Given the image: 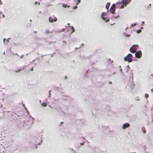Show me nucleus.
I'll list each match as a JSON object with an SVG mask.
<instances>
[{
	"label": "nucleus",
	"instance_id": "1",
	"mask_svg": "<svg viewBox=\"0 0 153 153\" xmlns=\"http://www.w3.org/2000/svg\"><path fill=\"white\" fill-rule=\"evenodd\" d=\"M28 117L29 118V120L27 121L26 124L27 125V128H29L33 123V118L31 116V115H28Z\"/></svg>",
	"mask_w": 153,
	"mask_h": 153
},
{
	"label": "nucleus",
	"instance_id": "2",
	"mask_svg": "<svg viewBox=\"0 0 153 153\" xmlns=\"http://www.w3.org/2000/svg\"><path fill=\"white\" fill-rule=\"evenodd\" d=\"M132 56L131 54L129 53L124 58V60L125 61H128V62H131L133 61V59L131 58Z\"/></svg>",
	"mask_w": 153,
	"mask_h": 153
},
{
	"label": "nucleus",
	"instance_id": "3",
	"mask_svg": "<svg viewBox=\"0 0 153 153\" xmlns=\"http://www.w3.org/2000/svg\"><path fill=\"white\" fill-rule=\"evenodd\" d=\"M138 47L139 46L138 45H134L130 48L129 50L131 53H134L136 52Z\"/></svg>",
	"mask_w": 153,
	"mask_h": 153
},
{
	"label": "nucleus",
	"instance_id": "4",
	"mask_svg": "<svg viewBox=\"0 0 153 153\" xmlns=\"http://www.w3.org/2000/svg\"><path fill=\"white\" fill-rule=\"evenodd\" d=\"M49 21L51 23H52L53 22H56L57 21V19L56 17H55L54 16H53V17L51 16H50L49 18Z\"/></svg>",
	"mask_w": 153,
	"mask_h": 153
},
{
	"label": "nucleus",
	"instance_id": "5",
	"mask_svg": "<svg viewBox=\"0 0 153 153\" xmlns=\"http://www.w3.org/2000/svg\"><path fill=\"white\" fill-rule=\"evenodd\" d=\"M141 55L142 53L140 51H138L135 52V56L137 58H140L141 56Z\"/></svg>",
	"mask_w": 153,
	"mask_h": 153
},
{
	"label": "nucleus",
	"instance_id": "6",
	"mask_svg": "<svg viewBox=\"0 0 153 153\" xmlns=\"http://www.w3.org/2000/svg\"><path fill=\"white\" fill-rule=\"evenodd\" d=\"M130 126V125L129 123H126L123 125L122 128L123 129H126L127 128L129 127Z\"/></svg>",
	"mask_w": 153,
	"mask_h": 153
},
{
	"label": "nucleus",
	"instance_id": "7",
	"mask_svg": "<svg viewBox=\"0 0 153 153\" xmlns=\"http://www.w3.org/2000/svg\"><path fill=\"white\" fill-rule=\"evenodd\" d=\"M131 0H122V3L123 4H128Z\"/></svg>",
	"mask_w": 153,
	"mask_h": 153
},
{
	"label": "nucleus",
	"instance_id": "8",
	"mask_svg": "<svg viewBox=\"0 0 153 153\" xmlns=\"http://www.w3.org/2000/svg\"><path fill=\"white\" fill-rule=\"evenodd\" d=\"M110 10L111 13L114 14V13L115 12V7L112 6L110 8Z\"/></svg>",
	"mask_w": 153,
	"mask_h": 153
},
{
	"label": "nucleus",
	"instance_id": "9",
	"mask_svg": "<svg viewBox=\"0 0 153 153\" xmlns=\"http://www.w3.org/2000/svg\"><path fill=\"white\" fill-rule=\"evenodd\" d=\"M110 4V2H108L106 4V8L107 10L108 9Z\"/></svg>",
	"mask_w": 153,
	"mask_h": 153
},
{
	"label": "nucleus",
	"instance_id": "10",
	"mask_svg": "<svg viewBox=\"0 0 153 153\" xmlns=\"http://www.w3.org/2000/svg\"><path fill=\"white\" fill-rule=\"evenodd\" d=\"M101 17L102 18V19L105 21L106 22H108L109 21V19H106V18L103 17V16Z\"/></svg>",
	"mask_w": 153,
	"mask_h": 153
},
{
	"label": "nucleus",
	"instance_id": "11",
	"mask_svg": "<svg viewBox=\"0 0 153 153\" xmlns=\"http://www.w3.org/2000/svg\"><path fill=\"white\" fill-rule=\"evenodd\" d=\"M50 33H52V31L49 32V30H46L45 31V33L46 34H48Z\"/></svg>",
	"mask_w": 153,
	"mask_h": 153
},
{
	"label": "nucleus",
	"instance_id": "12",
	"mask_svg": "<svg viewBox=\"0 0 153 153\" xmlns=\"http://www.w3.org/2000/svg\"><path fill=\"white\" fill-rule=\"evenodd\" d=\"M119 17V15H118L117 16H111V18L112 19H116L117 18H118Z\"/></svg>",
	"mask_w": 153,
	"mask_h": 153
},
{
	"label": "nucleus",
	"instance_id": "13",
	"mask_svg": "<svg viewBox=\"0 0 153 153\" xmlns=\"http://www.w3.org/2000/svg\"><path fill=\"white\" fill-rule=\"evenodd\" d=\"M62 6H63V7H70V6H67V5L66 4H62Z\"/></svg>",
	"mask_w": 153,
	"mask_h": 153
},
{
	"label": "nucleus",
	"instance_id": "14",
	"mask_svg": "<svg viewBox=\"0 0 153 153\" xmlns=\"http://www.w3.org/2000/svg\"><path fill=\"white\" fill-rule=\"evenodd\" d=\"M41 105L42 106L44 107H45L47 106L46 104L44 102H42V103L41 104Z\"/></svg>",
	"mask_w": 153,
	"mask_h": 153
},
{
	"label": "nucleus",
	"instance_id": "15",
	"mask_svg": "<svg viewBox=\"0 0 153 153\" xmlns=\"http://www.w3.org/2000/svg\"><path fill=\"white\" fill-rule=\"evenodd\" d=\"M106 14V13L105 12H103L101 15V17L103 16H104Z\"/></svg>",
	"mask_w": 153,
	"mask_h": 153
},
{
	"label": "nucleus",
	"instance_id": "16",
	"mask_svg": "<svg viewBox=\"0 0 153 153\" xmlns=\"http://www.w3.org/2000/svg\"><path fill=\"white\" fill-rule=\"evenodd\" d=\"M77 3L76 4H78V3H79L81 2V0H76Z\"/></svg>",
	"mask_w": 153,
	"mask_h": 153
},
{
	"label": "nucleus",
	"instance_id": "17",
	"mask_svg": "<svg viewBox=\"0 0 153 153\" xmlns=\"http://www.w3.org/2000/svg\"><path fill=\"white\" fill-rule=\"evenodd\" d=\"M141 30H137V33H140L141 32Z\"/></svg>",
	"mask_w": 153,
	"mask_h": 153
},
{
	"label": "nucleus",
	"instance_id": "18",
	"mask_svg": "<svg viewBox=\"0 0 153 153\" xmlns=\"http://www.w3.org/2000/svg\"><path fill=\"white\" fill-rule=\"evenodd\" d=\"M145 97L146 98H147L148 97H149V94H145Z\"/></svg>",
	"mask_w": 153,
	"mask_h": 153
},
{
	"label": "nucleus",
	"instance_id": "19",
	"mask_svg": "<svg viewBox=\"0 0 153 153\" xmlns=\"http://www.w3.org/2000/svg\"><path fill=\"white\" fill-rule=\"evenodd\" d=\"M137 23L136 22H135V23H134V24H132L131 25V26L132 27H133L134 25V26L136 25H137Z\"/></svg>",
	"mask_w": 153,
	"mask_h": 153
},
{
	"label": "nucleus",
	"instance_id": "20",
	"mask_svg": "<svg viewBox=\"0 0 153 153\" xmlns=\"http://www.w3.org/2000/svg\"><path fill=\"white\" fill-rule=\"evenodd\" d=\"M5 40H7L6 39L4 38L3 39V42H4V45H6V44L5 43Z\"/></svg>",
	"mask_w": 153,
	"mask_h": 153
},
{
	"label": "nucleus",
	"instance_id": "21",
	"mask_svg": "<svg viewBox=\"0 0 153 153\" xmlns=\"http://www.w3.org/2000/svg\"><path fill=\"white\" fill-rule=\"evenodd\" d=\"M51 90H50L49 91V92H48V93H49V96H48V97H50V95H51Z\"/></svg>",
	"mask_w": 153,
	"mask_h": 153
},
{
	"label": "nucleus",
	"instance_id": "22",
	"mask_svg": "<svg viewBox=\"0 0 153 153\" xmlns=\"http://www.w3.org/2000/svg\"><path fill=\"white\" fill-rule=\"evenodd\" d=\"M125 35L126 36H127V37H129L130 36V35L127 34L126 35Z\"/></svg>",
	"mask_w": 153,
	"mask_h": 153
},
{
	"label": "nucleus",
	"instance_id": "23",
	"mask_svg": "<svg viewBox=\"0 0 153 153\" xmlns=\"http://www.w3.org/2000/svg\"><path fill=\"white\" fill-rule=\"evenodd\" d=\"M77 7L76 6H75L74 7H73V9H76L77 8Z\"/></svg>",
	"mask_w": 153,
	"mask_h": 153
},
{
	"label": "nucleus",
	"instance_id": "24",
	"mask_svg": "<svg viewBox=\"0 0 153 153\" xmlns=\"http://www.w3.org/2000/svg\"><path fill=\"white\" fill-rule=\"evenodd\" d=\"M24 55L22 54L20 56V57L21 58H22L23 57Z\"/></svg>",
	"mask_w": 153,
	"mask_h": 153
},
{
	"label": "nucleus",
	"instance_id": "25",
	"mask_svg": "<svg viewBox=\"0 0 153 153\" xmlns=\"http://www.w3.org/2000/svg\"><path fill=\"white\" fill-rule=\"evenodd\" d=\"M124 7V5H122L120 7H121V8H123Z\"/></svg>",
	"mask_w": 153,
	"mask_h": 153
},
{
	"label": "nucleus",
	"instance_id": "26",
	"mask_svg": "<svg viewBox=\"0 0 153 153\" xmlns=\"http://www.w3.org/2000/svg\"><path fill=\"white\" fill-rule=\"evenodd\" d=\"M20 71V70L18 69L17 70H16V72H19Z\"/></svg>",
	"mask_w": 153,
	"mask_h": 153
},
{
	"label": "nucleus",
	"instance_id": "27",
	"mask_svg": "<svg viewBox=\"0 0 153 153\" xmlns=\"http://www.w3.org/2000/svg\"><path fill=\"white\" fill-rule=\"evenodd\" d=\"M141 23H142V25H144V23H145V22H144V21H143V22H142Z\"/></svg>",
	"mask_w": 153,
	"mask_h": 153
},
{
	"label": "nucleus",
	"instance_id": "28",
	"mask_svg": "<svg viewBox=\"0 0 153 153\" xmlns=\"http://www.w3.org/2000/svg\"><path fill=\"white\" fill-rule=\"evenodd\" d=\"M65 30V28H64L62 29V32L64 31Z\"/></svg>",
	"mask_w": 153,
	"mask_h": 153
},
{
	"label": "nucleus",
	"instance_id": "29",
	"mask_svg": "<svg viewBox=\"0 0 153 153\" xmlns=\"http://www.w3.org/2000/svg\"><path fill=\"white\" fill-rule=\"evenodd\" d=\"M84 144V143H80V145H83Z\"/></svg>",
	"mask_w": 153,
	"mask_h": 153
},
{
	"label": "nucleus",
	"instance_id": "30",
	"mask_svg": "<svg viewBox=\"0 0 153 153\" xmlns=\"http://www.w3.org/2000/svg\"><path fill=\"white\" fill-rule=\"evenodd\" d=\"M137 100H139V98L138 97H137L136 99Z\"/></svg>",
	"mask_w": 153,
	"mask_h": 153
},
{
	"label": "nucleus",
	"instance_id": "31",
	"mask_svg": "<svg viewBox=\"0 0 153 153\" xmlns=\"http://www.w3.org/2000/svg\"><path fill=\"white\" fill-rule=\"evenodd\" d=\"M121 2H117V4H121Z\"/></svg>",
	"mask_w": 153,
	"mask_h": 153
},
{
	"label": "nucleus",
	"instance_id": "32",
	"mask_svg": "<svg viewBox=\"0 0 153 153\" xmlns=\"http://www.w3.org/2000/svg\"><path fill=\"white\" fill-rule=\"evenodd\" d=\"M30 70H31V71H33V67H32V68H31Z\"/></svg>",
	"mask_w": 153,
	"mask_h": 153
},
{
	"label": "nucleus",
	"instance_id": "33",
	"mask_svg": "<svg viewBox=\"0 0 153 153\" xmlns=\"http://www.w3.org/2000/svg\"><path fill=\"white\" fill-rule=\"evenodd\" d=\"M67 76H65V79H67Z\"/></svg>",
	"mask_w": 153,
	"mask_h": 153
},
{
	"label": "nucleus",
	"instance_id": "34",
	"mask_svg": "<svg viewBox=\"0 0 153 153\" xmlns=\"http://www.w3.org/2000/svg\"><path fill=\"white\" fill-rule=\"evenodd\" d=\"M71 29L72 30L73 29H74V27L72 26L71 28Z\"/></svg>",
	"mask_w": 153,
	"mask_h": 153
},
{
	"label": "nucleus",
	"instance_id": "35",
	"mask_svg": "<svg viewBox=\"0 0 153 153\" xmlns=\"http://www.w3.org/2000/svg\"><path fill=\"white\" fill-rule=\"evenodd\" d=\"M14 55H17V56H19L17 53H15V54H14Z\"/></svg>",
	"mask_w": 153,
	"mask_h": 153
},
{
	"label": "nucleus",
	"instance_id": "36",
	"mask_svg": "<svg viewBox=\"0 0 153 153\" xmlns=\"http://www.w3.org/2000/svg\"><path fill=\"white\" fill-rule=\"evenodd\" d=\"M74 31H75L74 29L72 30V32H71V33H72V32H74Z\"/></svg>",
	"mask_w": 153,
	"mask_h": 153
},
{
	"label": "nucleus",
	"instance_id": "37",
	"mask_svg": "<svg viewBox=\"0 0 153 153\" xmlns=\"http://www.w3.org/2000/svg\"><path fill=\"white\" fill-rule=\"evenodd\" d=\"M38 3V2L37 1H36L35 2V4H37Z\"/></svg>",
	"mask_w": 153,
	"mask_h": 153
},
{
	"label": "nucleus",
	"instance_id": "38",
	"mask_svg": "<svg viewBox=\"0 0 153 153\" xmlns=\"http://www.w3.org/2000/svg\"><path fill=\"white\" fill-rule=\"evenodd\" d=\"M112 82H111V81H110V82H109V83L110 84H112Z\"/></svg>",
	"mask_w": 153,
	"mask_h": 153
},
{
	"label": "nucleus",
	"instance_id": "39",
	"mask_svg": "<svg viewBox=\"0 0 153 153\" xmlns=\"http://www.w3.org/2000/svg\"><path fill=\"white\" fill-rule=\"evenodd\" d=\"M9 42V41L8 40H7V42H5V43H6L7 44V42Z\"/></svg>",
	"mask_w": 153,
	"mask_h": 153
},
{
	"label": "nucleus",
	"instance_id": "40",
	"mask_svg": "<svg viewBox=\"0 0 153 153\" xmlns=\"http://www.w3.org/2000/svg\"><path fill=\"white\" fill-rule=\"evenodd\" d=\"M127 67L128 68V69H129L130 68V67H129V65H128L127 66Z\"/></svg>",
	"mask_w": 153,
	"mask_h": 153
},
{
	"label": "nucleus",
	"instance_id": "41",
	"mask_svg": "<svg viewBox=\"0 0 153 153\" xmlns=\"http://www.w3.org/2000/svg\"><path fill=\"white\" fill-rule=\"evenodd\" d=\"M2 16H3V17L4 18L5 17V16L4 14H3Z\"/></svg>",
	"mask_w": 153,
	"mask_h": 153
},
{
	"label": "nucleus",
	"instance_id": "42",
	"mask_svg": "<svg viewBox=\"0 0 153 153\" xmlns=\"http://www.w3.org/2000/svg\"><path fill=\"white\" fill-rule=\"evenodd\" d=\"M1 4V0H0V4Z\"/></svg>",
	"mask_w": 153,
	"mask_h": 153
},
{
	"label": "nucleus",
	"instance_id": "43",
	"mask_svg": "<svg viewBox=\"0 0 153 153\" xmlns=\"http://www.w3.org/2000/svg\"><path fill=\"white\" fill-rule=\"evenodd\" d=\"M151 91L153 92V89H152L151 90Z\"/></svg>",
	"mask_w": 153,
	"mask_h": 153
},
{
	"label": "nucleus",
	"instance_id": "44",
	"mask_svg": "<svg viewBox=\"0 0 153 153\" xmlns=\"http://www.w3.org/2000/svg\"><path fill=\"white\" fill-rule=\"evenodd\" d=\"M84 45V44H82V45H81V47L83 46Z\"/></svg>",
	"mask_w": 153,
	"mask_h": 153
},
{
	"label": "nucleus",
	"instance_id": "45",
	"mask_svg": "<svg viewBox=\"0 0 153 153\" xmlns=\"http://www.w3.org/2000/svg\"><path fill=\"white\" fill-rule=\"evenodd\" d=\"M124 35L127 34L125 32L124 33Z\"/></svg>",
	"mask_w": 153,
	"mask_h": 153
},
{
	"label": "nucleus",
	"instance_id": "46",
	"mask_svg": "<svg viewBox=\"0 0 153 153\" xmlns=\"http://www.w3.org/2000/svg\"><path fill=\"white\" fill-rule=\"evenodd\" d=\"M133 76L132 75V80H133Z\"/></svg>",
	"mask_w": 153,
	"mask_h": 153
},
{
	"label": "nucleus",
	"instance_id": "47",
	"mask_svg": "<svg viewBox=\"0 0 153 153\" xmlns=\"http://www.w3.org/2000/svg\"><path fill=\"white\" fill-rule=\"evenodd\" d=\"M143 133H145L146 131H143Z\"/></svg>",
	"mask_w": 153,
	"mask_h": 153
},
{
	"label": "nucleus",
	"instance_id": "48",
	"mask_svg": "<svg viewBox=\"0 0 153 153\" xmlns=\"http://www.w3.org/2000/svg\"><path fill=\"white\" fill-rule=\"evenodd\" d=\"M55 109L56 110H57V108H56V107L55 108Z\"/></svg>",
	"mask_w": 153,
	"mask_h": 153
},
{
	"label": "nucleus",
	"instance_id": "49",
	"mask_svg": "<svg viewBox=\"0 0 153 153\" xmlns=\"http://www.w3.org/2000/svg\"><path fill=\"white\" fill-rule=\"evenodd\" d=\"M70 23H68V25H70Z\"/></svg>",
	"mask_w": 153,
	"mask_h": 153
},
{
	"label": "nucleus",
	"instance_id": "50",
	"mask_svg": "<svg viewBox=\"0 0 153 153\" xmlns=\"http://www.w3.org/2000/svg\"><path fill=\"white\" fill-rule=\"evenodd\" d=\"M35 32V33H37V31H34V32Z\"/></svg>",
	"mask_w": 153,
	"mask_h": 153
},
{
	"label": "nucleus",
	"instance_id": "51",
	"mask_svg": "<svg viewBox=\"0 0 153 153\" xmlns=\"http://www.w3.org/2000/svg\"><path fill=\"white\" fill-rule=\"evenodd\" d=\"M61 32V30H60L59 32L60 33V32Z\"/></svg>",
	"mask_w": 153,
	"mask_h": 153
},
{
	"label": "nucleus",
	"instance_id": "52",
	"mask_svg": "<svg viewBox=\"0 0 153 153\" xmlns=\"http://www.w3.org/2000/svg\"><path fill=\"white\" fill-rule=\"evenodd\" d=\"M61 123V124H62V123H63L62 122H61V123Z\"/></svg>",
	"mask_w": 153,
	"mask_h": 153
},
{
	"label": "nucleus",
	"instance_id": "53",
	"mask_svg": "<svg viewBox=\"0 0 153 153\" xmlns=\"http://www.w3.org/2000/svg\"><path fill=\"white\" fill-rule=\"evenodd\" d=\"M27 111V113H28V114H29V113H28V111Z\"/></svg>",
	"mask_w": 153,
	"mask_h": 153
},
{
	"label": "nucleus",
	"instance_id": "54",
	"mask_svg": "<svg viewBox=\"0 0 153 153\" xmlns=\"http://www.w3.org/2000/svg\"><path fill=\"white\" fill-rule=\"evenodd\" d=\"M149 6H151V4H149Z\"/></svg>",
	"mask_w": 153,
	"mask_h": 153
},
{
	"label": "nucleus",
	"instance_id": "55",
	"mask_svg": "<svg viewBox=\"0 0 153 153\" xmlns=\"http://www.w3.org/2000/svg\"><path fill=\"white\" fill-rule=\"evenodd\" d=\"M41 100H40V101H39V102H40V103H41Z\"/></svg>",
	"mask_w": 153,
	"mask_h": 153
},
{
	"label": "nucleus",
	"instance_id": "56",
	"mask_svg": "<svg viewBox=\"0 0 153 153\" xmlns=\"http://www.w3.org/2000/svg\"><path fill=\"white\" fill-rule=\"evenodd\" d=\"M28 53H27V54H26V55H28Z\"/></svg>",
	"mask_w": 153,
	"mask_h": 153
},
{
	"label": "nucleus",
	"instance_id": "57",
	"mask_svg": "<svg viewBox=\"0 0 153 153\" xmlns=\"http://www.w3.org/2000/svg\"><path fill=\"white\" fill-rule=\"evenodd\" d=\"M141 29H143V27H141Z\"/></svg>",
	"mask_w": 153,
	"mask_h": 153
},
{
	"label": "nucleus",
	"instance_id": "58",
	"mask_svg": "<svg viewBox=\"0 0 153 153\" xmlns=\"http://www.w3.org/2000/svg\"><path fill=\"white\" fill-rule=\"evenodd\" d=\"M34 60H33L32 62H33Z\"/></svg>",
	"mask_w": 153,
	"mask_h": 153
},
{
	"label": "nucleus",
	"instance_id": "59",
	"mask_svg": "<svg viewBox=\"0 0 153 153\" xmlns=\"http://www.w3.org/2000/svg\"><path fill=\"white\" fill-rule=\"evenodd\" d=\"M127 28H128V27H127L126 28V30Z\"/></svg>",
	"mask_w": 153,
	"mask_h": 153
},
{
	"label": "nucleus",
	"instance_id": "60",
	"mask_svg": "<svg viewBox=\"0 0 153 153\" xmlns=\"http://www.w3.org/2000/svg\"><path fill=\"white\" fill-rule=\"evenodd\" d=\"M131 153H136V152H134V153L131 152Z\"/></svg>",
	"mask_w": 153,
	"mask_h": 153
},
{
	"label": "nucleus",
	"instance_id": "61",
	"mask_svg": "<svg viewBox=\"0 0 153 153\" xmlns=\"http://www.w3.org/2000/svg\"><path fill=\"white\" fill-rule=\"evenodd\" d=\"M63 42H65V43H66V42H65V41H64Z\"/></svg>",
	"mask_w": 153,
	"mask_h": 153
},
{
	"label": "nucleus",
	"instance_id": "62",
	"mask_svg": "<svg viewBox=\"0 0 153 153\" xmlns=\"http://www.w3.org/2000/svg\"><path fill=\"white\" fill-rule=\"evenodd\" d=\"M120 70V71H122V69H121Z\"/></svg>",
	"mask_w": 153,
	"mask_h": 153
},
{
	"label": "nucleus",
	"instance_id": "63",
	"mask_svg": "<svg viewBox=\"0 0 153 153\" xmlns=\"http://www.w3.org/2000/svg\"><path fill=\"white\" fill-rule=\"evenodd\" d=\"M30 21H31H31H32V20H30Z\"/></svg>",
	"mask_w": 153,
	"mask_h": 153
},
{
	"label": "nucleus",
	"instance_id": "64",
	"mask_svg": "<svg viewBox=\"0 0 153 153\" xmlns=\"http://www.w3.org/2000/svg\"><path fill=\"white\" fill-rule=\"evenodd\" d=\"M115 74V72H114V74Z\"/></svg>",
	"mask_w": 153,
	"mask_h": 153
}]
</instances>
